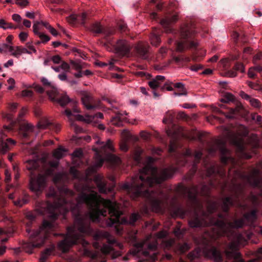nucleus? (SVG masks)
<instances>
[{
	"label": "nucleus",
	"mask_w": 262,
	"mask_h": 262,
	"mask_svg": "<svg viewBox=\"0 0 262 262\" xmlns=\"http://www.w3.org/2000/svg\"><path fill=\"white\" fill-rule=\"evenodd\" d=\"M38 36L40 38L41 42L42 43L47 42L50 40V37H49L48 35H46L43 33L39 34V35Z\"/></svg>",
	"instance_id": "864d4df0"
},
{
	"label": "nucleus",
	"mask_w": 262,
	"mask_h": 262,
	"mask_svg": "<svg viewBox=\"0 0 262 262\" xmlns=\"http://www.w3.org/2000/svg\"><path fill=\"white\" fill-rule=\"evenodd\" d=\"M33 92L31 90H25L21 92V96L23 97L30 98L33 96Z\"/></svg>",
	"instance_id": "603ef678"
},
{
	"label": "nucleus",
	"mask_w": 262,
	"mask_h": 262,
	"mask_svg": "<svg viewBox=\"0 0 262 262\" xmlns=\"http://www.w3.org/2000/svg\"><path fill=\"white\" fill-rule=\"evenodd\" d=\"M174 86L177 88L181 89V92L180 93H174V96H180L182 95H186L187 92L184 88V85L181 82H178L174 84Z\"/></svg>",
	"instance_id": "473e14b6"
},
{
	"label": "nucleus",
	"mask_w": 262,
	"mask_h": 262,
	"mask_svg": "<svg viewBox=\"0 0 262 262\" xmlns=\"http://www.w3.org/2000/svg\"><path fill=\"white\" fill-rule=\"evenodd\" d=\"M49 96L52 101L57 102L62 106L67 105L71 101L68 96L66 94L60 95L57 89H54L52 92H50Z\"/></svg>",
	"instance_id": "2eb2a0df"
},
{
	"label": "nucleus",
	"mask_w": 262,
	"mask_h": 262,
	"mask_svg": "<svg viewBox=\"0 0 262 262\" xmlns=\"http://www.w3.org/2000/svg\"><path fill=\"white\" fill-rule=\"evenodd\" d=\"M34 128L31 123H24L20 125L19 133L23 138H28L33 131Z\"/></svg>",
	"instance_id": "5701e85b"
},
{
	"label": "nucleus",
	"mask_w": 262,
	"mask_h": 262,
	"mask_svg": "<svg viewBox=\"0 0 262 262\" xmlns=\"http://www.w3.org/2000/svg\"><path fill=\"white\" fill-rule=\"evenodd\" d=\"M51 60L55 64H59L61 61V57L59 55H55L52 57Z\"/></svg>",
	"instance_id": "338daca9"
},
{
	"label": "nucleus",
	"mask_w": 262,
	"mask_h": 262,
	"mask_svg": "<svg viewBox=\"0 0 262 262\" xmlns=\"http://www.w3.org/2000/svg\"><path fill=\"white\" fill-rule=\"evenodd\" d=\"M234 100V96L230 93L225 94L224 98L221 99V101L224 103H228L233 101Z\"/></svg>",
	"instance_id": "37998d69"
},
{
	"label": "nucleus",
	"mask_w": 262,
	"mask_h": 262,
	"mask_svg": "<svg viewBox=\"0 0 262 262\" xmlns=\"http://www.w3.org/2000/svg\"><path fill=\"white\" fill-rule=\"evenodd\" d=\"M178 248L180 253H182L188 250L189 249V246L187 244L184 243L179 245Z\"/></svg>",
	"instance_id": "09e8293b"
},
{
	"label": "nucleus",
	"mask_w": 262,
	"mask_h": 262,
	"mask_svg": "<svg viewBox=\"0 0 262 262\" xmlns=\"http://www.w3.org/2000/svg\"><path fill=\"white\" fill-rule=\"evenodd\" d=\"M10 44H7L5 43L0 44V53H5L8 51L10 52Z\"/></svg>",
	"instance_id": "c03bdc74"
},
{
	"label": "nucleus",
	"mask_w": 262,
	"mask_h": 262,
	"mask_svg": "<svg viewBox=\"0 0 262 262\" xmlns=\"http://www.w3.org/2000/svg\"><path fill=\"white\" fill-rule=\"evenodd\" d=\"M39 23H37V24H35L33 25V31L34 32V33L35 34V35H37V36H38L39 35V34H41L42 32H39V27L38 26V24Z\"/></svg>",
	"instance_id": "e2e57ef3"
},
{
	"label": "nucleus",
	"mask_w": 262,
	"mask_h": 262,
	"mask_svg": "<svg viewBox=\"0 0 262 262\" xmlns=\"http://www.w3.org/2000/svg\"><path fill=\"white\" fill-rule=\"evenodd\" d=\"M58 193L59 195L53 187H50L47 196L48 198H52L53 204L48 201L38 202L37 204V211L40 214H49L50 221L45 220L42 226L38 230L31 233L30 241L25 243L23 245V248L26 252L31 253L34 248L42 246L48 237V232L55 227L54 221L57 219L58 213L64 215L71 209L73 215L75 216L74 224L73 226L68 228L65 238L58 245V249L63 252H66L72 245L79 243L84 248V254H88L90 251L85 248L89 243L81 238L77 232L86 235L90 234L92 230L90 226V221L98 222L100 217L98 220H92L90 219V207L86 202L79 201V195L77 199V204L74 206H73L71 202L66 201L64 195L72 196L74 194L73 192L67 187L63 186L59 188Z\"/></svg>",
	"instance_id": "f257e3e1"
},
{
	"label": "nucleus",
	"mask_w": 262,
	"mask_h": 262,
	"mask_svg": "<svg viewBox=\"0 0 262 262\" xmlns=\"http://www.w3.org/2000/svg\"><path fill=\"white\" fill-rule=\"evenodd\" d=\"M27 112H28L27 108L25 107H23L19 113L18 117L17 118V121L19 122V121L23 120V117L26 115Z\"/></svg>",
	"instance_id": "de8ad7c7"
},
{
	"label": "nucleus",
	"mask_w": 262,
	"mask_h": 262,
	"mask_svg": "<svg viewBox=\"0 0 262 262\" xmlns=\"http://www.w3.org/2000/svg\"><path fill=\"white\" fill-rule=\"evenodd\" d=\"M160 84L161 82H159L155 78L153 79L152 80L148 82L149 86H150V88L152 89H155L157 88L160 86Z\"/></svg>",
	"instance_id": "49530a36"
},
{
	"label": "nucleus",
	"mask_w": 262,
	"mask_h": 262,
	"mask_svg": "<svg viewBox=\"0 0 262 262\" xmlns=\"http://www.w3.org/2000/svg\"><path fill=\"white\" fill-rule=\"evenodd\" d=\"M249 102L250 104L255 107H258L260 106L259 101L255 98L250 99Z\"/></svg>",
	"instance_id": "052dcab7"
},
{
	"label": "nucleus",
	"mask_w": 262,
	"mask_h": 262,
	"mask_svg": "<svg viewBox=\"0 0 262 262\" xmlns=\"http://www.w3.org/2000/svg\"><path fill=\"white\" fill-rule=\"evenodd\" d=\"M41 81L42 82V84H43V85L46 86H48V87H49V88H52V90L51 91H48V94L49 95V93L50 92H52V91L54 90V89H57L56 88H55V85L54 83L50 82L45 77H42L41 79Z\"/></svg>",
	"instance_id": "4c0bfd02"
},
{
	"label": "nucleus",
	"mask_w": 262,
	"mask_h": 262,
	"mask_svg": "<svg viewBox=\"0 0 262 262\" xmlns=\"http://www.w3.org/2000/svg\"><path fill=\"white\" fill-rule=\"evenodd\" d=\"M94 187L86 184L83 186L82 192L79 194V201L86 202L90 207L89 216L91 220H98L99 217L106 216L107 209L111 216L107 222V225L110 227L115 224H134L139 219V215L136 213L131 214L128 221L121 218L122 212L120 210V205L116 201L102 198L94 190Z\"/></svg>",
	"instance_id": "20e7f679"
},
{
	"label": "nucleus",
	"mask_w": 262,
	"mask_h": 262,
	"mask_svg": "<svg viewBox=\"0 0 262 262\" xmlns=\"http://www.w3.org/2000/svg\"><path fill=\"white\" fill-rule=\"evenodd\" d=\"M83 105L88 110L94 109L97 107L95 104V100L92 96L88 93L84 92L81 97Z\"/></svg>",
	"instance_id": "4be33fe9"
},
{
	"label": "nucleus",
	"mask_w": 262,
	"mask_h": 262,
	"mask_svg": "<svg viewBox=\"0 0 262 262\" xmlns=\"http://www.w3.org/2000/svg\"><path fill=\"white\" fill-rule=\"evenodd\" d=\"M242 108V107L240 105H237L234 108H230L228 114H225L223 113L221 111L216 107L214 109V111L219 112V113L224 114L227 118L233 119L235 118L236 116L238 115Z\"/></svg>",
	"instance_id": "393cba45"
},
{
	"label": "nucleus",
	"mask_w": 262,
	"mask_h": 262,
	"mask_svg": "<svg viewBox=\"0 0 262 262\" xmlns=\"http://www.w3.org/2000/svg\"><path fill=\"white\" fill-rule=\"evenodd\" d=\"M235 235V238H229L231 242L229 245V250L226 251V255L229 258L235 259L234 262H243L241 258V254L237 251V249L239 246L245 245L247 242L246 239L242 235Z\"/></svg>",
	"instance_id": "1a4fd4ad"
},
{
	"label": "nucleus",
	"mask_w": 262,
	"mask_h": 262,
	"mask_svg": "<svg viewBox=\"0 0 262 262\" xmlns=\"http://www.w3.org/2000/svg\"><path fill=\"white\" fill-rule=\"evenodd\" d=\"M150 39L151 43L155 46L158 45L161 41V39L159 35L155 33H153L151 34Z\"/></svg>",
	"instance_id": "ea45409f"
},
{
	"label": "nucleus",
	"mask_w": 262,
	"mask_h": 262,
	"mask_svg": "<svg viewBox=\"0 0 262 262\" xmlns=\"http://www.w3.org/2000/svg\"><path fill=\"white\" fill-rule=\"evenodd\" d=\"M94 181L95 184L97 185V187L100 193H107L112 191L113 187L106 188V183L103 180V178L101 175H96L94 177Z\"/></svg>",
	"instance_id": "6ab92c4d"
},
{
	"label": "nucleus",
	"mask_w": 262,
	"mask_h": 262,
	"mask_svg": "<svg viewBox=\"0 0 262 262\" xmlns=\"http://www.w3.org/2000/svg\"><path fill=\"white\" fill-rule=\"evenodd\" d=\"M86 18V14L85 13H82L80 15H77L75 14H72L67 18V21L73 24L75 23L76 20L78 19L81 21V23L83 24L85 22V19Z\"/></svg>",
	"instance_id": "cd10ccee"
},
{
	"label": "nucleus",
	"mask_w": 262,
	"mask_h": 262,
	"mask_svg": "<svg viewBox=\"0 0 262 262\" xmlns=\"http://www.w3.org/2000/svg\"><path fill=\"white\" fill-rule=\"evenodd\" d=\"M234 68L236 71H239L241 73H243L245 72L244 65L241 63H236L235 65Z\"/></svg>",
	"instance_id": "bf43d9fd"
},
{
	"label": "nucleus",
	"mask_w": 262,
	"mask_h": 262,
	"mask_svg": "<svg viewBox=\"0 0 262 262\" xmlns=\"http://www.w3.org/2000/svg\"><path fill=\"white\" fill-rule=\"evenodd\" d=\"M26 46V48L29 50V52H30V54L36 53V51L32 43L28 42Z\"/></svg>",
	"instance_id": "69168bd1"
},
{
	"label": "nucleus",
	"mask_w": 262,
	"mask_h": 262,
	"mask_svg": "<svg viewBox=\"0 0 262 262\" xmlns=\"http://www.w3.org/2000/svg\"><path fill=\"white\" fill-rule=\"evenodd\" d=\"M11 234V233L8 232V231L4 230L2 228H0V235H3V234H6L7 236V237L3 238H2L1 237H0L1 242L2 243L6 242L8 240V238L9 236L8 234Z\"/></svg>",
	"instance_id": "6e6d98bb"
},
{
	"label": "nucleus",
	"mask_w": 262,
	"mask_h": 262,
	"mask_svg": "<svg viewBox=\"0 0 262 262\" xmlns=\"http://www.w3.org/2000/svg\"><path fill=\"white\" fill-rule=\"evenodd\" d=\"M64 177H66V174L65 173H58L55 176L53 181L54 182L57 183Z\"/></svg>",
	"instance_id": "5fc2aeb1"
},
{
	"label": "nucleus",
	"mask_w": 262,
	"mask_h": 262,
	"mask_svg": "<svg viewBox=\"0 0 262 262\" xmlns=\"http://www.w3.org/2000/svg\"><path fill=\"white\" fill-rule=\"evenodd\" d=\"M91 30L94 33H100L102 31V28L100 23L97 22L92 25Z\"/></svg>",
	"instance_id": "a19ab883"
},
{
	"label": "nucleus",
	"mask_w": 262,
	"mask_h": 262,
	"mask_svg": "<svg viewBox=\"0 0 262 262\" xmlns=\"http://www.w3.org/2000/svg\"><path fill=\"white\" fill-rule=\"evenodd\" d=\"M53 251V248H50L46 249L41 255L40 258V262H45L47 259L51 255L52 252Z\"/></svg>",
	"instance_id": "2f4dec72"
},
{
	"label": "nucleus",
	"mask_w": 262,
	"mask_h": 262,
	"mask_svg": "<svg viewBox=\"0 0 262 262\" xmlns=\"http://www.w3.org/2000/svg\"><path fill=\"white\" fill-rule=\"evenodd\" d=\"M93 238L95 241H98L101 238H105L108 244H116L117 247L121 249L123 248L122 243L118 242L109 232L106 231H97L93 235Z\"/></svg>",
	"instance_id": "4468645a"
},
{
	"label": "nucleus",
	"mask_w": 262,
	"mask_h": 262,
	"mask_svg": "<svg viewBox=\"0 0 262 262\" xmlns=\"http://www.w3.org/2000/svg\"><path fill=\"white\" fill-rule=\"evenodd\" d=\"M15 144V141L11 138L7 139L6 141H2L0 145V152L6 153L9 149L10 146Z\"/></svg>",
	"instance_id": "bb28decb"
},
{
	"label": "nucleus",
	"mask_w": 262,
	"mask_h": 262,
	"mask_svg": "<svg viewBox=\"0 0 262 262\" xmlns=\"http://www.w3.org/2000/svg\"><path fill=\"white\" fill-rule=\"evenodd\" d=\"M71 64L73 68L76 70H80L82 68L81 63L78 61H72Z\"/></svg>",
	"instance_id": "3c124183"
},
{
	"label": "nucleus",
	"mask_w": 262,
	"mask_h": 262,
	"mask_svg": "<svg viewBox=\"0 0 262 262\" xmlns=\"http://www.w3.org/2000/svg\"><path fill=\"white\" fill-rule=\"evenodd\" d=\"M237 177L245 183L249 184L254 187H258L260 190V193L257 195L251 194L249 200L253 205L258 204V202L262 200V182L260 178L259 170L257 168H254L249 175H246L241 172L237 173Z\"/></svg>",
	"instance_id": "0eeeda50"
},
{
	"label": "nucleus",
	"mask_w": 262,
	"mask_h": 262,
	"mask_svg": "<svg viewBox=\"0 0 262 262\" xmlns=\"http://www.w3.org/2000/svg\"><path fill=\"white\" fill-rule=\"evenodd\" d=\"M226 139L229 140L232 144L237 147V150L239 152H243L244 149V142L241 136L227 130Z\"/></svg>",
	"instance_id": "dca6fc26"
},
{
	"label": "nucleus",
	"mask_w": 262,
	"mask_h": 262,
	"mask_svg": "<svg viewBox=\"0 0 262 262\" xmlns=\"http://www.w3.org/2000/svg\"><path fill=\"white\" fill-rule=\"evenodd\" d=\"M186 191L191 204V208L194 214V217L189 221L190 227L215 225V233L218 236L226 235L228 238H235V235H242L246 239V241L249 238L246 233H236L234 229L241 228L244 225L254 226L257 219V211L253 210L245 214L243 219H234L233 222H231L228 218L223 217L221 214H219L217 218L214 219L209 214L217 209L219 205L216 202H208L207 206V212L204 213L202 204L196 198L199 191L198 187H192L187 189Z\"/></svg>",
	"instance_id": "f03ea898"
},
{
	"label": "nucleus",
	"mask_w": 262,
	"mask_h": 262,
	"mask_svg": "<svg viewBox=\"0 0 262 262\" xmlns=\"http://www.w3.org/2000/svg\"><path fill=\"white\" fill-rule=\"evenodd\" d=\"M202 255L212 259L214 262H222L223 260L221 252L208 243L205 245L203 244L202 247L198 248L190 252L188 255V258L192 260Z\"/></svg>",
	"instance_id": "6e6552de"
},
{
	"label": "nucleus",
	"mask_w": 262,
	"mask_h": 262,
	"mask_svg": "<svg viewBox=\"0 0 262 262\" xmlns=\"http://www.w3.org/2000/svg\"><path fill=\"white\" fill-rule=\"evenodd\" d=\"M111 122L113 124L120 126L122 125L123 122H128L131 124H134L135 120H131L128 119L126 112H119L115 116L113 117Z\"/></svg>",
	"instance_id": "a211bd4d"
},
{
	"label": "nucleus",
	"mask_w": 262,
	"mask_h": 262,
	"mask_svg": "<svg viewBox=\"0 0 262 262\" xmlns=\"http://www.w3.org/2000/svg\"><path fill=\"white\" fill-rule=\"evenodd\" d=\"M76 118L81 121H84L88 123H92L94 121L95 118L102 119L103 117V114L101 113H98L94 116L85 115L83 116L81 115H75Z\"/></svg>",
	"instance_id": "b1692460"
},
{
	"label": "nucleus",
	"mask_w": 262,
	"mask_h": 262,
	"mask_svg": "<svg viewBox=\"0 0 262 262\" xmlns=\"http://www.w3.org/2000/svg\"><path fill=\"white\" fill-rule=\"evenodd\" d=\"M10 52L12 56L18 58L21 55L20 46L14 47L11 45Z\"/></svg>",
	"instance_id": "72a5a7b5"
},
{
	"label": "nucleus",
	"mask_w": 262,
	"mask_h": 262,
	"mask_svg": "<svg viewBox=\"0 0 262 262\" xmlns=\"http://www.w3.org/2000/svg\"><path fill=\"white\" fill-rule=\"evenodd\" d=\"M220 151L222 155L221 160L224 163H226L229 160H232L230 155L229 151L224 146L220 148Z\"/></svg>",
	"instance_id": "c756f323"
},
{
	"label": "nucleus",
	"mask_w": 262,
	"mask_h": 262,
	"mask_svg": "<svg viewBox=\"0 0 262 262\" xmlns=\"http://www.w3.org/2000/svg\"><path fill=\"white\" fill-rule=\"evenodd\" d=\"M130 49V46L126 40H119L115 45V53L120 56L127 55Z\"/></svg>",
	"instance_id": "f3484780"
},
{
	"label": "nucleus",
	"mask_w": 262,
	"mask_h": 262,
	"mask_svg": "<svg viewBox=\"0 0 262 262\" xmlns=\"http://www.w3.org/2000/svg\"><path fill=\"white\" fill-rule=\"evenodd\" d=\"M178 20V15L174 14L171 17H166L161 21V25L165 29V31L167 33H171L172 32L171 29L172 24L175 23Z\"/></svg>",
	"instance_id": "412c9836"
},
{
	"label": "nucleus",
	"mask_w": 262,
	"mask_h": 262,
	"mask_svg": "<svg viewBox=\"0 0 262 262\" xmlns=\"http://www.w3.org/2000/svg\"><path fill=\"white\" fill-rule=\"evenodd\" d=\"M244 198L243 191L240 186L238 188L237 191L236 192L235 198L227 197L223 200L222 205L223 210L226 212L228 211L229 207L232 205L233 204L245 209L247 205L239 202L240 200H243Z\"/></svg>",
	"instance_id": "9d476101"
},
{
	"label": "nucleus",
	"mask_w": 262,
	"mask_h": 262,
	"mask_svg": "<svg viewBox=\"0 0 262 262\" xmlns=\"http://www.w3.org/2000/svg\"><path fill=\"white\" fill-rule=\"evenodd\" d=\"M202 152L200 151H198L195 152L194 156L190 150L187 149L185 152L183 153L179 159H178V162L180 165H186L187 164L188 161L193 160V162L191 163L192 170L193 172H194L196 170V165L199 162L201 158Z\"/></svg>",
	"instance_id": "9b49d317"
},
{
	"label": "nucleus",
	"mask_w": 262,
	"mask_h": 262,
	"mask_svg": "<svg viewBox=\"0 0 262 262\" xmlns=\"http://www.w3.org/2000/svg\"><path fill=\"white\" fill-rule=\"evenodd\" d=\"M151 235H149L145 240L135 244V247L138 249L137 254L141 253L143 255L147 257L149 255L147 249L155 250L156 249L158 244L157 241H155L151 243Z\"/></svg>",
	"instance_id": "ddd939ff"
},
{
	"label": "nucleus",
	"mask_w": 262,
	"mask_h": 262,
	"mask_svg": "<svg viewBox=\"0 0 262 262\" xmlns=\"http://www.w3.org/2000/svg\"><path fill=\"white\" fill-rule=\"evenodd\" d=\"M70 172L73 176V177L74 178H79V177H78L79 172L75 167H71Z\"/></svg>",
	"instance_id": "774afa93"
},
{
	"label": "nucleus",
	"mask_w": 262,
	"mask_h": 262,
	"mask_svg": "<svg viewBox=\"0 0 262 262\" xmlns=\"http://www.w3.org/2000/svg\"><path fill=\"white\" fill-rule=\"evenodd\" d=\"M149 46L146 42H139L135 47L138 54L143 58H146L147 53L148 51Z\"/></svg>",
	"instance_id": "a878e982"
},
{
	"label": "nucleus",
	"mask_w": 262,
	"mask_h": 262,
	"mask_svg": "<svg viewBox=\"0 0 262 262\" xmlns=\"http://www.w3.org/2000/svg\"><path fill=\"white\" fill-rule=\"evenodd\" d=\"M19 38L21 41H25L28 37V34L27 32H21L18 35Z\"/></svg>",
	"instance_id": "13d9d810"
},
{
	"label": "nucleus",
	"mask_w": 262,
	"mask_h": 262,
	"mask_svg": "<svg viewBox=\"0 0 262 262\" xmlns=\"http://www.w3.org/2000/svg\"><path fill=\"white\" fill-rule=\"evenodd\" d=\"M182 40L177 42V51L182 52L184 50L196 47L198 42L193 41H190L187 39L190 36L189 31L186 29H182L181 32Z\"/></svg>",
	"instance_id": "f8f14e48"
},
{
	"label": "nucleus",
	"mask_w": 262,
	"mask_h": 262,
	"mask_svg": "<svg viewBox=\"0 0 262 262\" xmlns=\"http://www.w3.org/2000/svg\"><path fill=\"white\" fill-rule=\"evenodd\" d=\"M72 160L73 162L74 163L76 158H80L82 156V151L81 149H77L75 150L72 154Z\"/></svg>",
	"instance_id": "a18cd8bd"
},
{
	"label": "nucleus",
	"mask_w": 262,
	"mask_h": 262,
	"mask_svg": "<svg viewBox=\"0 0 262 262\" xmlns=\"http://www.w3.org/2000/svg\"><path fill=\"white\" fill-rule=\"evenodd\" d=\"M167 234V232L166 231L164 230L161 231L156 234V237H154V239L162 238L166 236Z\"/></svg>",
	"instance_id": "4d7b16f0"
},
{
	"label": "nucleus",
	"mask_w": 262,
	"mask_h": 262,
	"mask_svg": "<svg viewBox=\"0 0 262 262\" xmlns=\"http://www.w3.org/2000/svg\"><path fill=\"white\" fill-rule=\"evenodd\" d=\"M15 3L20 7L24 8L29 5V2L28 0H16Z\"/></svg>",
	"instance_id": "8fccbe9b"
},
{
	"label": "nucleus",
	"mask_w": 262,
	"mask_h": 262,
	"mask_svg": "<svg viewBox=\"0 0 262 262\" xmlns=\"http://www.w3.org/2000/svg\"><path fill=\"white\" fill-rule=\"evenodd\" d=\"M114 244L108 243V244H103L102 247L100 248L101 252L105 255L111 254L112 257L114 258L119 257L121 255V253L120 251H115L113 247V245ZM115 244L117 246L116 244Z\"/></svg>",
	"instance_id": "aec40b11"
},
{
	"label": "nucleus",
	"mask_w": 262,
	"mask_h": 262,
	"mask_svg": "<svg viewBox=\"0 0 262 262\" xmlns=\"http://www.w3.org/2000/svg\"><path fill=\"white\" fill-rule=\"evenodd\" d=\"M67 150L61 146L54 150L53 152V157L59 160L66 155Z\"/></svg>",
	"instance_id": "c85d7f7f"
},
{
	"label": "nucleus",
	"mask_w": 262,
	"mask_h": 262,
	"mask_svg": "<svg viewBox=\"0 0 262 262\" xmlns=\"http://www.w3.org/2000/svg\"><path fill=\"white\" fill-rule=\"evenodd\" d=\"M96 143L99 145V149L93 148L95 151V160L92 170L101 167L104 161L112 164H117L120 162V158L112 154L114 151V148L111 140L108 139L105 143L97 141Z\"/></svg>",
	"instance_id": "423d86ee"
},
{
	"label": "nucleus",
	"mask_w": 262,
	"mask_h": 262,
	"mask_svg": "<svg viewBox=\"0 0 262 262\" xmlns=\"http://www.w3.org/2000/svg\"><path fill=\"white\" fill-rule=\"evenodd\" d=\"M39 161L29 160L27 161V168L31 171L30 175V189L35 194L38 195L42 193L47 186V177L52 174L53 171L48 169L45 174L38 173L35 176L34 170H36L39 166Z\"/></svg>",
	"instance_id": "39448f33"
},
{
	"label": "nucleus",
	"mask_w": 262,
	"mask_h": 262,
	"mask_svg": "<svg viewBox=\"0 0 262 262\" xmlns=\"http://www.w3.org/2000/svg\"><path fill=\"white\" fill-rule=\"evenodd\" d=\"M50 124L49 120L46 118H42L38 123L37 126L39 129H46Z\"/></svg>",
	"instance_id": "c9c22d12"
},
{
	"label": "nucleus",
	"mask_w": 262,
	"mask_h": 262,
	"mask_svg": "<svg viewBox=\"0 0 262 262\" xmlns=\"http://www.w3.org/2000/svg\"><path fill=\"white\" fill-rule=\"evenodd\" d=\"M115 62V60L114 59H112L110 61H109L108 63H104V62H101L99 63V66L101 67H104L107 65H109V69L112 70L113 69V64H114Z\"/></svg>",
	"instance_id": "680f3d73"
},
{
	"label": "nucleus",
	"mask_w": 262,
	"mask_h": 262,
	"mask_svg": "<svg viewBox=\"0 0 262 262\" xmlns=\"http://www.w3.org/2000/svg\"><path fill=\"white\" fill-rule=\"evenodd\" d=\"M262 72V67L260 66H255L249 69L248 75L251 78H254L256 77L257 74Z\"/></svg>",
	"instance_id": "7c9ffc66"
},
{
	"label": "nucleus",
	"mask_w": 262,
	"mask_h": 262,
	"mask_svg": "<svg viewBox=\"0 0 262 262\" xmlns=\"http://www.w3.org/2000/svg\"><path fill=\"white\" fill-rule=\"evenodd\" d=\"M187 213V211H184L182 207H180L173 211V216H179L181 218H183Z\"/></svg>",
	"instance_id": "e433bc0d"
},
{
	"label": "nucleus",
	"mask_w": 262,
	"mask_h": 262,
	"mask_svg": "<svg viewBox=\"0 0 262 262\" xmlns=\"http://www.w3.org/2000/svg\"><path fill=\"white\" fill-rule=\"evenodd\" d=\"M254 254L256 258L251 259L249 260L248 262H257L259 259H262V247L259 248L255 251Z\"/></svg>",
	"instance_id": "79ce46f5"
},
{
	"label": "nucleus",
	"mask_w": 262,
	"mask_h": 262,
	"mask_svg": "<svg viewBox=\"0 0 262 262\" xmlns=\"http://www.w3.org/2000/svg\"><path fill=\"white\" fill-rule=\"evenodd\" d=\"M154 161L152 158L148 157L144 167L140 170L138 175L132 178L130 183L123 184L121 188L133 199L139 196L146 198L154 211L163 212L165 208L163 199L165 196L159 191H153L151 187L171 177L174 170L172 167L158 170L153 166Z\"/></svg>",
	"instance_id": "7ed1b4c3"
},
{
	"label": "nucleus",
	"mask_w": 262,
	"mask_h": 262,
	"mask_svg": "<svg viewBox=\"0 0 262 262\" xmlns=\"http://www.w3.org/2000/svg\"><path fill=\"white\" fill-rule=\"evenodd\" d=\"M174 113L172 111H168L163 119V122L164 123H171L174 118Z\"/></svg>",
	"instance_id": "f704fd0d"
},
{
	"label": "nucleus",
	"mask_w": 262,
	"mask_h": 262,
	"mask_svg": "<svg viewBox=\"0 0 262 262\" xmlns=\"http://www.w3.org/2000/svg\"><path fill=\"white\" fill-rule=\"evenodd\" d=\"M0 28L4 30L16 28L11 23H7L3 19H0Z\"/></svg>",
	"instance_id": "58836bf2"
},
{
	"label": "nucleus",
	"mask_w": 262,
	"mask_h": 262,
	"mask_svg": "<svg viewBox=\"0 0 262 262\" xmlns=\"http://www.w3.org/2000/svg\"><path fill=\"white\" fill-rule=\"evenodd\" d=\"M60 67L61 68V70L64 71V72L69 71L70 69L69 65L66 62H62Z\"/></svg>",
	"instance_id": "0e129e2a"
}]
</instances>
